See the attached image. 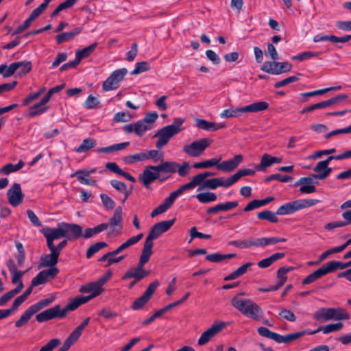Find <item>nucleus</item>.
<instances>
[{
  "label": "nucleus",
  "mask_w": 351,
  "mask_h": 351,
  "mask_svg": "<svg viewBox=\"0 0 351 351\" xmlns=\"http://www.w3.org/2000/svg\"><path fill=\"white\" fill-rule=\"evenodd\" d=\"M77 1V0L64 1L63 3L58 5V7L51 13L50 16L51 18L56 17L61 11L71 8Z\"/></svg>",
  "instance_id": "41"
},
{
  "label": "nucleus",
  "mask_w": 351,
  "mask_h": 351,
  "mask_svg": "<svg viewBox=\"0 0 351 351\" xmlns=\"http://www.w3.org/2000/svg\"><path fill=\"white\" fill-rule=\"evenodd\" d=\"M96 168L90 169H79L71 175V178L77 177V180L82 184L95 186L97 183L96 180H90L86 177L90 174L95 173Z\"/></svg>",
  "instance_id": "17"
},
{
  "label": "nucleus",
  "mask_w": 351,
  "mask_h": 351,
  "mask_svg": "<svg viewBox=\"0 0 351 351\" xmlns=\"http://www.w3.org/2000/svg\"><path fill=\"white\" fill-rule=\"evenodd\" d=\"M305 334H306V330H302V331H299V332H297L295 333L288 334L285 336L278 334L276 342L279 343H288L292 341L296 340V339L302 337Z\"/></svg>",
  "instance_id": "25"
},
{
  "label": "nucleus",
  "mask_w": 351,
  "mask_h": 351,
  "mask_svg": "<svg viewBox=\"0 0 351 351\" xmlns=\"http://www.w3.org/2000/svg\"><path fill=\"white\" fill-rule=\"evenodd\" d=\"M58 262L49 254H43L40 258L39 268L46 267H56Z\"/></svg>",
  "instance_id": "46"
},
{
  "label": "nucleus",
  "mask_w": 351,
  "mask_h": 351,
  "mask_svg": "<svg viewBox=\"0 0 351 351\" xmlns=\"http://www.w3.org/2000/svg\"><path fill=\"white\" fill-rule=\"evenodd\" d=\"M60 344L61 341L59 339H52L45 346H42L39 351H52Z\"/></svg>",
  "instance_id": "64"
},
{
  "label": "nucleus",
  "mask_w": 351,
  "mask_h": 351,
  "mask_svg": "<svg viewBox=\"0 0 351 351\" xmlns=\"http://www.w3.org/2000/svg\"><path fill=\"white\" fill-rule=\"evenodd\" d=\"M300 210L298 200L287 202L280 206L276 210V214L278 215H286L292 214Z\"/></svg>",
  "instance_id": "22"
},
{
  "label": "nucleus",
  "mask_w": 351,
  "mask_h": 351,
  "mask_svg": "<svg viewBox=\"0 0 351 351\" xmlns=\"http://www.w3.org/2000/svg\"><path fill=\"white\" fill-rule=\"evenodd\" d=\"M152 126L144 122L143 119L139 120L134 123V132L138 136H143L145 132L150 130Z\"/></svg>",
  "instance_id": "36"
},
{
  "label": "nucleus",
  "mask_w": 351,
  "mask_h": 351,
  "mask_svg": "<svg viewBox=\"0 0 351 351\" xmlns=\"http://www.w3.org/2000/svg\"><path fill=\"white\" fill-rule=\"evenodd\" d=\"M79 291L80 293H91L90 295L87 296L78 295L71 300V304L75 308H77L80 305L84 304L94 298L98 296L101 293L100 288L98 287L95 282H90L82 285Z\"/></svg>",
  "instance_id": "4"
},
{
  "label": "nucleus",
  "mask_w": 351,
  "mask_h": 351,
  "mask_svg": "<svg viewBox=\"0 0 351 351\" xmlns=\"http://www.w3.org/2000/svg\"><path fill=\"white\" fill-rule=\"evenodd\" d=\"M268 107L267 102L261 101L244 106V110L245 112H258L267 110Z\"/></svg>",
  "instance_id": "28"
},
{
  "label": "nucleus",
  "mask_w": 351,
  "mask_h": 351,
  "mask_svg": "<svg viewBox=\"0 0 351 351\" xmlns=\"http://www.w3.org/2000/svg\"><path fill=\"white\" fill-rule=\"evenodd\" d=\"M213 143V140L208 138H201L195 141L190 145L184 146L183 152L190 156L197 157L202 154L204 150Z\"/></svg>",
  "instance_id": "9"
},
{
  "label": "nucleus",
  "mask_w": 351,
  "mask_h": 351,
  "mask_svg": "<svg viewBox=\"0 0 351 351\" xmlns=\"http://www.w3.org/2000/svg\"><path fill=\"white\" fill-rule=\"evenodd\" d=\"M97 45L98 43L95 42L81 50H77L75 52V58L80 62L82 59L86 58L92 54Z\"/></svg>",
  "instance_id": "27"
},
{
  "label": "nucleus",
  "mask_w": 351,
  "mask_h": 351,
  "mask_svg": "<svg viewBox=\"0 0 351 351\" xmlns=\"http://www.w3.org/2000/svg\"><path fill=\"white\" fill-rule=\"evenodd\" d=\"M243 160L241 154L235 155L233 158L224 160L217 165V169L224 172H231L238 167Z\"/></svg>",
  "instance_id": "16"
},
{
  "label": "nucleus",
  "mask_w": 351,
  "mask_h": 351,
  "mask_svg": "<svg viewBox=\"0 0 351 351\" xmlns=\"http://www.w3.org/2000/svg\"><path fill=\"white\" fill-rule=\"evenodd\" d=\"M130 142H123L119 144H114L108 147H101L97 149V153L110 154L114 152L119 151L129 146Z\"/></svg>",
  "instance_id": "31"
},
{
  "label": "nucleus",
  "mask_w": 351,
  "mask_h": 351,
  "mask_svg": "<svg viewBox=\"0 0 351 351\" xmlns=\"http://www.w3.org/2000/svg\"><path fill=\"white\" fill-rule=\"evenodd\" d=\"M100 198L102 202V204L104 206L107 210H112L115 207V202L108 195L105 193H101L100 194Z\"/></svg>",
  "instance_id": "58"
},
{
  "label": "nucleus",
  "mask_w": 351,
  "mask_h": 351,
  "mask_svg": "<svg viewBox=\"0 0 351 351\" xmlns=\"http://www.w3.org/2000/svg\"><path fill=\"white\" fill-rule=\"evenodd\" d=\"M14 64H18L17 70L19 75H26L32 69V64L30 61L24 60L21 62H15Z\"/></svg>",
  "instance_id": "39"
},
{
  "label": "nucleus",
  "mask_w": 351,
  "mask_h": 351,
  "mask_svg": "<svg viewBox=\"0 0 351 351\" xmlns=\"http://www.w3.org/2000/svg\"><path fill=\"white\" fill-rule=\"evenodd\" d=\"M108 227V224L106 223H103L97 225L94 228H88L84 230L83 237L85 239H89L93 236L97 234L104 230H106Z\"/></svg>",
  "instance_id": "29"
},
{
  "label": "nucleus",
  "mask_w": 351,
  "mask_h": 351,
  "mask_svg": "<svg viewBox=\"0 0 351 351\" xmlns=\"http://www.w3.org/2000/svg\"><path fill=\"white\" fill-rule=\"evenodd\" d=\"M176 218H173L171 220L162 221L155 223L147 236L143 245L152 250L154 246L153 241L158 239L162 233L168 231L174 224Z\"/></svg>",
  "instance_id": "5"
},
{
  "label": "nucleus",
  "mask_w": 351,
  "mask_h": 351,
  "mask_svg": "<svg viewBox=\"0 0 351 351\" xmlns=\"http://www.w3.org/2000/svg\"><path fill=\"white\" fill-rule=\"evenodd\" d=\"M150 69L148 62L142 61L136 63L135 69L131 71V75H138L139 73L147 71Z\"/></svg>",
  "instance_id": "52"
},
{
  "label": "nucleus",
  "mask_w": 351,
  "mask_h": 351,
  "mask_svg": "<svg viewBox=\"0 0 351 351\" xmlns=\"http://www.w3.org/2000/svg\"><path fill=\"white\" fill-rule=\"evenodd\" d=\"M189 233H190V236H191V239L189 241V243L195 238L206 239H209L211 238L210 234H204V233L198 232L196 227L191 228L189 230Z\"/></svg>",
  "instance_id": "61"
},
{
  "label": "nucleus",
  "mask_w": 351,
  "mask_h": 351,
  "mask_svg": "<svg viewBox=\"0 0 351 351\" xmlns=\"http://www.w3.org/2000/svg\"><path fill=\"white\" fill-rule=\"evenodd\" d=\"M53 301V298H45V299L39 300L38 302H36V304H34L30 306L32 308H33L34 312L36 313L37 312H38L40 310H41L44 307L49 305L51 303H52Z\"/></svg>",
  "instance_id": "57"
},
{
  "label": "nucleus",
  "mask_w": 351,
  "mask_h": 351,
  "mask_svg": "<svg viewBox=\"0 0 351 351\" xmlns=\"http://www.w3.org/2000/svg\"><path fill=\"white\" fill-rule=\"evenodd\" d=\"M244 106L237 108H230L224 110L220 114L221 118L237 117L241 113H245Z\"/></svg>",
  "instance_id": "40"
},
{
  "label": "nucleus",
  "mask_w": 351,
  "mask_h": 351,
  "mask_svg": "<svg viewBox=\"0 0 351 351\" xmlns=\"http://www.w3.org/2000/svg\"><path fill=\"white\" fill-rule=\"evenodd\" d=\"M321 54V52L304 51L292 57L293 60L303 61L313 57H317Z\"/></svg>",
  "instance_id": "56"
},
{
  "label": "nucleus",
  "mask_w": 351,
  "mask_h": 351,
  "mask_svg": "<svg viewBox=\"0 0 351 351\" xmlns=\"http://www.w3.org/2000/svg\"><path fill=\"white\" fill-rule=\"evenodd\" d=\"M229 245L234 246L239 249L250 248L252 247V238L247 240L231 241L228 243Z\"/></svg>",
  "instance_id": "49"
},
{
  "label": "nucleus",
  "mask_w": 351,
  "mask_h": 351,
  "mask_svg": "<svg viewBox=\"0 0 351 351\" xmlns=\"http://www.w3.org/2000/svg\"><path fill=\"white\" fill-rule=\"evenodd\" d=\"M329 163L330 161L327 158L324 160L318 162L317 165L313 167V171L324 170V172L323 173H315L313 177H315L317 180H321L327 178L332 171V168L328 167Z\"/></svg>",
  "instance_id": "19"
},
{
  "label": "nucleus",
  "mask_w": 351,
  "mask_h": 351,
  "mask_svg": "<svg viewBox=\"0 0 351 351\" xmlns=\"http://www.w3.org/2000/svg\"><path fill=\"white\" fill-rule=\"evenodd\" d=\"M254 174H255V171L253 169H239L236 173L231 176L230 177V179L232 182V184L233 185L242 177L246 176H254Z\"/></svg>",
  "instance_id": "37"
},
{
  "label": "nucleus",
  "mask_w": 351,
  "mask_h": 351,
  "mask_svg": "<svg viewBox=\"0 0 351 351\" xmlns=\"http://www.w3.org/2000/svg\"><path fill=\"white\" fill-rule=\"evenodd\" d=\"M348 98V95L344 94L338 95L334 97H332L328 100L321 101L319 103H317L313 104L310 106L304 108L302 110L300 111L301 114H305L311 111H313L317 109H322L326 108L327 107L331 106L334 104H339L343 99Z\"/></svg>",
  "instance_id": "11"
},
{
  "label": "nucleus",
  "mask_w": 351,
  "mask_h": 351,
  "mask_svg": "<svg viewBox=\"0 0 351 351\" xmlns=\"http://www.w3.org/2000/svg\"><path fill=\"white\" fill-rule=\"evenodd\" d=\"M271 165H272L271 156L267 154H265L261 158L260 164L255 167V169L258 171H263Z\"/></svg>",
  "instance_id": "47"
},
{
  "label": "nucleus",
  "mask_w": 351,
  "mask_h": 351,
  "mask_svg": "<svg viewBox=\"0 0 351 351\" xmlns=\"http://www.w3.org/2000/svg\"><path fill=\"white\" fill-rule=\"evenodd\" d=\"M82 332L77 328H75L69 336L66 339L64 342L69 346L71 347L80 338Z\"/></svg>",
  "instance_id": "59"
},
{
  "label": "nucleus",
  "mask_w": 351,
  "mask_h": 351,
  "mask_svg": "<svg viewBox=\"0 0 351 351\" xmlns=\"http://www.w3.org/2000/svg\"><path fill=\"white\" fill-rule=\"evenodd\" d=\"M301 75H302L301 73H298L296 75L290 76V77H288L281 81L276 82L274 84V87L276 88H279L282 86H287L289 84L297 82L300 79L299 76H301Z\"/></svg>",
  "instance_id": "53"
},
{
  "label": "nucleus",
  "mask_w": 351,
  "mask_h": 351,
  "mask_svg": "<svg viewBox=\"0 0 351 351\" xmlns=\"http://www.w3.org/2000/svg\"><path fill=\"white\" fill-rule=\"evenodd\" d=\"M62 226H64L67 230V234L70 233V234H67V239L69 241H75L83 237L84 233L82 228L80 225L64 223Z\"/></svg>",
  "instance_id": "21"
},
{
  "label": "nucleus",
  "mask_w": 351,
  "mask_h": 351,
  "mask_svg": "<svg viewBox=\"0 0 351 351\" xmlns=\"http://www.w3.org/2000/svg\"><path fill=\"white\" fill-rule=\"evenodd\" d=\"M330 274L326 263L323 265L320 268L307 276L302 282L303 285H309L314 282L321 277Z\"/></svg>",
  "instance_id": "20"
},
{
  "label": "nucleus",
  "mask_w": 351,
  "mask_h": 351,
  "mask_svg": "<svg viewBox=\"0 0 351 351\" xmlns=\"http://www.w3.org/2000/svg\"><path fill=\"white\" fill-rule=\"evenodd\" d=\"M132 119V116L130 113H126L124 112H119L114 115L113 121L119 123V122H128Z\"/></svg>",
  "instance_id": "63"
},
{
  "label": "nucleus",
  "mask_w": 351,
  "mask_h": 351,
  "mask_svg": "<svg viewBox=\"0 0 351 351\" xmlns=\"http://www.w3.org/2000/svg\"><path fill=\"white\" fill-rule=\"evenodd\" d=\"M343 324L341 322H338L335 324H330L324 326H319L318 328L313 331H310L308 332V335H314L319 331H323L324 334H328L334 331H337L340 330L343 327Z\"/></svg>",
  "instance_id": "26"
},
{
  "label": "nucleus",
  "mask_w": 351,
  "mask_h": 351,
  "mask_svg": "<svg viewBox=\"0 0 351 351\" xmlns=\"http://www.w3.org/2000/svg\"><path fill=\"white\" fill-rule=\"evenodd\" d=\"M64 222L59 223L57 228H51L49 227L43 228L40 232L43 234H47L53 240L59 239L62 237L67 238V230L62 225Z\"/></svg>",
  "instance_id": "15"
},
{
  "label": "nucleus",
  "mask_w": 351,
  "mask_h": 351,
  "mask_svg": "<svg viewBox=\"0 0 351 351\" xmlns=\"http://www.w3.org/2000/svg\"><path fill=\"white\" fill-rule=\"evenodd\" d=\"M300 210L313 206L319 202L316 199H297Z\"/></svg>",
  "instance_id": "60"
},
{
  "label": "nucleus",
  "mask_w": 351,
  "mask_h": 351,
  "mask_svg": "<svg viewBox=\"0 0 351 351\" xmlns=\"http://www.w3.org/2000/svg\"><path fill=\"white\" fill-rule=\"evenodd\" d=\"M232 185L230 177L226 180H223V178H211L206 180L204 182L203 186L199 187L197 191H199L201 189H210L214 190L219 186L230 187Z\"/></svg>",
  "instance_id": "18"
},
{
  "label": "nucleus",
  "mask_w": 351,
  "mask_h": 351,
  "mask_svg": "<svg viewBox=\"0 0 351 351\" xmlns=\"http://www.w3.org/2000/svg\"><path fill=\"white\" fill-rule=\"evenodd\" d=\"M225 326L224 322H221L219 324H213L210 328L205 330L198 339V345L203 346L207 343L211 338L215 337Z\"/></svg>",
  "instance_id": "14"
},
{
  "label": "nucleus",
  "mask_w": 351,
  "mask_h": 351,
  "mask_svg": "<svg viewBox=\"0 0 351 351\" xmlns=\"http://www.w3.org/2000/svg\"><path fill=\"white\" fill-rule=\"evenodd\" d=\"M191 167L188 162H184L180 165L175 161L163 162V165L160 168L164 171V173H174L178 172L181 177H185L188 175Z\"/></svg>",
  "instance_id": "10"
},
{
  "label": "nucleus",
  "mask_w": 351,
  "mask_h": 351,
  "mask_svg": "<svg viewBox=\"0 0 351 351\" xmlns=\"http://www.w3.org/2000/svg\"><path fill=\"white\" fill-rule=\"evenodd\" d=\"M82 31V27H77L70 32L61 33L56 36V43L58 44H62L64 42L71 40L75 36L81 33Z\"/></svg>",
  "instance_id": "23"
},
{
  "label": "nucleus",
  "mask_w": 351,
  "mask_h": 351,
  "mask_svg": "<svg viewBox=\"0 0 351 351\" xmlns=\"http://www.w3.org/2000/svg\"><path fill=\"white\" fill-rule=\"evenodd\" d=\"M257 331L261 336L272 339L276 342L278 335V333L272 332L267 328L263 326L259 327Z\"/></svg>",
  "instance_id": "54"
},
{
  "label": "nucleus",
  "mask_w": 351,
  "mask_h": 351,
  "mask_svg": "<svg viewBox=\"0 0 351 351\" xmlns=\"http://www.w3.org/2000/svg\"><path fill=\"white\" fill-rule=\"evenodd\" d=\"M292 69V64L287 62L266 61L261 67V71L272 74L280 75L289 72Z\"/></svg>",
  "instance_id": "7"
},
{
  "label": "nucleus",
  "mask_w": 351,
  "mask_h": 351,
  "mask_svg": "<svg viewBox=\"0 0 351 351\" xmlns=\"http://www.w3.org/2000/svg\"><path fill=\"white\" fill-rule=\"evenodd\" d=\"M8 202L14 207L20 205L24 198L20 184L14 183L7 191Z\"/></svg>",
  "instance_id": "13"
},
{
  "label": "nucleus",
  "mask_w": 351,
  "mask_h": 351,
  "mask_svg": "<svg viewBox=\"0 0 351 351\" xmlns=\"http://www.w3.org/2000/svg\"><path fill=\"white\" fill-rule=\"evenodd\" d=\"M152 254L153 251L152 249L143 245L139 261L137 264V266L136 267L138 271L144 269L143 267L149 261L150 256Z\"/></svg>",
  "instance_id": "24"
},
{
  "label": "nucleus",
  "mask_w": 351,
  "mask_h": 351,
  "mask_svg": "<svg viewBox=\"0 0 351 351\" xmlns=\"http://www.w3.org/2000/svg\"><path fill=\"white\" fill-rule=\"evenodd\" d=\"M214 122H209L205 119H196L195 126L206 131H213Z\"/></svg>",
  "instance_id": "55"
},
{
  "label": "nucleus",
  "mask_w": 351,
  "mask_h": 351,
  "mask_svg": "<svg viewBox=\"0 0 351 351\" xmlns=\"http://www.w3.org/2000/svg\"><path fill=\"white\" fill-rule=\"evenodd\" d=\"M196 198L203 204L213 202L217 200V195L211 192L200 193L196 195Z\"/></svg>",
  "instance_id": "45"
},
{
  "label": "nucleus",
  "mask_w": 351,
  "mask_h": 351,
  "mask_svg": "<svg viewBox=\"0 0 351 351\" xmlns=\"http://www.w3.org/2000/svg\"><path fill=\"white\" fill-rule=\"evenodd\" d=\"M49 109V106H43L38 102L29 108L30 111L28 113V117H35L46 112Z\"/></svg>",
  "instance_id": "35"
},
{
  "label": "nucleus",
  "mask_w": 351,
  "mask_h": 351,
  "mask_svg": "<svg viewBox=\"0 0 351 351\" xmlns=\"http://www.w3.org/2000/svg\"><path fill=\"white\" fill-rule=\"evenodd\" d=\"M175 130L173 128L168 127L167 125L158 130V132L153 136V138L158 137V140L156 143V147L158 149H162L165 146L169 140L174 136Z\"/></svg>",
  "instance_id": "12"
},
{
  "label": "nucleus",
  "mask_w": 351,
  "mask_h": 351,
  "mask_svg": "<svg viewBox=\"0 0 351 351\" xmlns=\"http://www.w3.org/2000/svg\"><path fill=\"white\" fill-rule=\"evenodd\" d=\"M100 104V101L97 98L93 96L92 95H88L87 99H86L84 106L86 109H93L96 108L99 104Z\"/></svg>",
  "instance_id": "62"
},
{
  "label": "nucleus",
  "mask_w": 351,
  "mask_h": 351,
  "mask_svg": "<svg viewBox=\"0 0 351 351\" xmlns=\"http://www.w3.org/2000/svg\"><path fill=\"white\" fill-rule=\"evenodd\" d=\"M350 317L347 311L342 308H322L313 315V318L320 322L328 320H348Z\"/></svg>",
  "instance_id": "2"
},
{
  "label": "nucleus",
  "mask_w": 351,
  "mask_h": 351,
  "mask_svg": "<svg viewBox=\"0 0 351 351\" xmlns=\"http://www.w3.org/2000/svg\"><path fill=\"white\" fill-rule=\"evenodd\" d=\"M231 304L243 315L254 320H259L263 315L261 308L252 300L234 296L231 300Z\"/></svg>",
  "instance_id": "1"
},
{
  "label": "nucleus",
  "mask_w": 351,
  "mask_h": 351,
  "mask_svg": "<svg viewBox=\"0 0 351 351\" xmlns=\"http://www.w3.org/2000/svg\"><path fill=\"white\" fill-rule=\"evenodd\" d=\"M163 165V162L158 165H148L138 176L139 181L146 189H150L152 183L160 178V173H164L160 168Z\"/></svg>",
  "instance_id": "6"
},
{
  "label": "nucleus",
  "mask_w": 351,
  "mask_h": 351,
  "mask_svg": "<svg viewBox=\"0 0 351 351\" xmlns=\"http://www.w3.org/2000/svg\"><path fill=\"white\" fill-rule=\"evenodd\" d=\"M145 152H141L133 155H128L123 159L128 164H134L138 161H144L146 160Z\"/></svg>",
  "instance_id": "48"
},
{
  "label": "nucleus",
  "mask_w": 351,
  "mask_h": 351,
  "mask_svg": "<svg viewBox=\"0 0 351 351\" xmlns=\"http://www.w3.org/2000/svg\"><path fill=\"white\" fill-rule=\"evenodd\" d=\"M109 223L111 227L115 226L122 227V208L121 206H118L115 209L113 216L110 219Z\"/></svg>",
  "instance_id": "44"
},
{
  "label": "nucleus",
  "mask_w": 351,
  "mask_h": 351,
  "mask_svg": "<svg viewBox=\"0 0 351 351\" xmlns=\"http://www.w3.org/2000/svg\"><path fill=\"white\" fill-rule=\"evenodd\" d=\"M274 180H278L282 182H288L293 180V177L287 175L284 176L279 173L271 174L265 178V182H269Z\"/></svg>",
  "instance_id": "51"
},
{
  "label": "nucleus",
  "mask_w": 351,
  "mask_h": 351,
  "mask_svg": "<svg viewBox=\"0 0 351 351\" xmlns=\"http://www.w3.org/2000/svg\"><path fill=\"white\" fill-rule=\"evenodd\" d=\"M326 265L330 273H332L337 269H344L351 267V261L346 263H342L337 261H330L326 263Z\"/></svg>",
  "instance_id": "32"
},
{
  "label": "nucleus",
  "mask_w": 351,
  "mask_h": 351,
  "mask_svg": "<svg viewBox=\"0 0 351 351\" xmlns=\"http://www.w3.org/2000/svg\"><path fill=\"white\" fill-rule=\"evenodd\" d=\"M18 64H14V62L9 66L7 64L0 65V74H2L4 77H11L17 71Z\"/></svg>",
  "instance_id": "42"
},
{
  "label": "nucleus",
  "mask_w": 351,
  "mask_h": 351,
  "mask_svg": "<svg viewBox=\"0 0 351 351\" xmlns=\"http://www.w3.org/2000/svg\"><path fill=\"white\" fill-rule=\"evenodd\" d=\"M107 246L108 244L104 241H99L94 243L88 248L86 253V258H91L95 253L98 252L99 250Z\"/></svg>",
  "instance_id": "43"
},
{
  "label": "nucleus",
  "mask_w": 351,
  "mask_h": 351,
  "mask_svg": "<svg viewBox=\"0 0 351 351\" xmlns=\"http://www.w3.org/2000/svg\"><path fill=\"white\" fill-rule=\"evenodd\" d=\"M74 310L75 308L71 302L68 303V304L62 309L60 305H56L37 314L36 319V321L39 323L45 322L56 318L61 319L64 317L69 311H72Z\"/></svg>",
  "instance_id": "3"
},
{
  "label": "nucleus",
  "mask_w": 351,
  "mask_h": 351,
  "mask_svg": "<svg viewBox=\"0 0 351 351\" xmlns=\"http://www.w3.org/2000/svg\"><path fill=\"white\" fill-rule=\"evenodd\" d=\"M340 88H341V86L329 87V88H326L324 89L317 90H314V91H311V92L302 93H300V96L304 97H315V96H317V95H324V93H326L328 91H330L332 90L340 89Z\"/></svg>",
  "instance_id": "50"
},
{
  "label": "nucleus",
  "mask_w": 351,
  "mask_h": 351,
  "mask_svg": "<svg viewBox=\"0 0 351 351\" xmlns=\"http://www.w3.org/2000/svg\"><path fill=\"white\" fill-rule=\"evenodd\" d=\"M96 145V141L93 138L84 139L82 143L74 149V151L77 153L86 152L90 149L95 147Z\"/></svg>",
  "instance_id": "33"
},
{
  "label": "nucleus",
  "mask_w": 351,
  "mask_h": 351,
  "mask_svg": "<svg viewBox=\"0 0 351 351\" xmlns=\"http://www.w3.org/2000/svg\"><path fill=\"white\" fill-rule=\"evenodd\" d=\"M257 218L260 220H266L271 223H277L278 221L276 214L268 210L258 213L257 214Z\"/></svg>",
  "instance_id": "38"
},
{
  "label": "nucleus",
  "mask_w": 351,
  "mask_h": 351,
  "mask_svg": "<svg viewBox=\"0 0 351 351\" xmlns=\"http://www.w3.org/2000/svg\"><path fill=\"white\" fill-rule=\"evenodd\" d=\"M251 265H252V263H247L241 265L238 269H237L235 271L232 272L230 274L226 276L224 278V280L229 281V280H232L238 278L239 277H240L242 275H243L244 274H245L246 271H247V269Z\"/></svg>",
  "instance_id": "30"
},
{
  "label": "nucleus",
  "mask_w": 351,
  "mask_h": 351,
  "mask_svg": "<svg viewBox=\"0 0 351 351\" xmlns=\"http://www.w3.org/2000/svg\"><path fill=\"white\" fill-rule=\"evenodd\" d=\"M36 314L33 308L29 306L21 316V317L15 322V326L20 328L27 324L31 317Z\"/></svg>",
  "instance_id": "34"
},
{
  "label": "nucleus",
  "mask_w": 351,
  "mask_h": 351,
  "mask_svg": "<svg viewBox=\"0 0 351 351\" xmlns=\"http://www.w3.org/2000/svg\"><path fill=\"white\" fill-rule=\"evenodd\" d=\"M128 73L125 68L117 69L103 82L102 89L104 91H110L118 88L120 82L122 81Z\"/></svg>",
  "instance_id": "8"
}]
</instances>
